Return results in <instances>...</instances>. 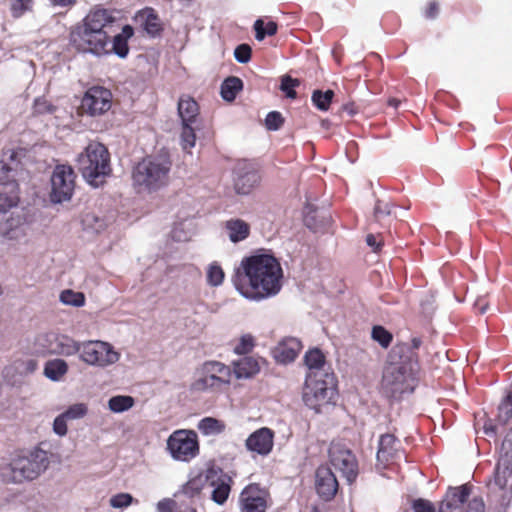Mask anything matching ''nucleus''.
I'll list each match as a JSON object with an SVG mask.
<instances>
[{
  "label": "nucleus",
  "mask_w": 512,
  "mask_h": 512,
  "mask_svg": "<svg viewBox=\"0 0 512 512\" xmlns=\"http://www.w3.org/2000/svg\"><path fill=\"white\" fill-rule=\"evenodd\" d=\"M67 419L61 414L57 416L53 423V430L56 434L64 436L67 433Z\"/></svg>",
  "instance_id": "51"
},
{
  "label": "nucleus",
  "mask_w": 512,
  "mask_h": 512,
  "mask_svg": "<svg viewBox=\"0 0 512 512\" xmlns=\"http://www.w3.org/2000/svg\"><path fill=\"white\" fill-rule=\"evenodd\" d=\"M420 372L417 352L408 348L407 343L396 344L389 353L382 377V391L392 399H399L404 393L413 392Z\"/></svg>",
  "instance_id": "2"
},
{
  "label": "nucleus",
  "mask_w": 512,
  "mask_h": 512,
  "mask_svg": "<svg viewBox=\"0 0 512 512\" xmlns=\"http://www.w3.org/2000/svg\"><path fill=\"white\" fill-rule=\"evenodd\" d=\"M299 85V81L290 76H284L281 81V90L286 93L289 98L296 97L295 87Z\"/></svg>",
  "instance_id": "48"
},
{
  "label": "nucleus",
  "mask_w": 512,
  "mask_h": 512,
  "mask_svg": "<svg viewBox=\"0 0 512 512\" xmlns=\"http://www.w3.org/2000/svg\"><path fill=\"white\" fill-rule=\"evenodd\" d=\"M56 111V107L53 106L47 99L39 97L36 98L33 104V113L36 115L51 114Z\"/></svg>",
  "instance_id": "43"
},
{
  "label": "nucleus",
  "mask_w": 512,
  "mask_h": 512,
  "mask_svg": "<svg viewBox=\"0 0 512 512\" xmlns=\"http://www.w3.org/2000/svg\"><path fill=\"white\" fill-rule=\"evenodd\" d=\"M283 124L284 118L278 111L269 112L265 118V126L268 130H278Z\"/></svg>",
  "instance_id": "44"
},
{
  "label": "nucleus",
  "mask_w": 512,
  "mask_h": 512,
  "mask_svg": "<svg viewBox=\"0 0 512 512\" xmlns=\"http://www.w3.org/2000/svg\"><path fill=\"white\" fill-rule=\"evenodd\" d=\"M22 369L21 372L25 374L33 373L38 366V362L35 359H28L21 362Z\"/></svg>",
  "instance_id": "54"
},
{
  "label": "nucleus",
  "mask_w": 512,
  "mask_h": 512,
  "mask_svg": "<svg viewBox=\"0 0 512 512\" xmlns=\"http://www.w3.org/2000/svg\"><path fill=\"white\" fill-rule=\"evenodd\" d=\"M225 424L216 418L205 417L198 423V429L203 435H216L224 432Z\"/></svg>",
  "instance_id": "32"
},
{
  "label": "nucleus",
  "mask_w": 512,
  "mask_h": 512,
  "mask_svg": "<svg viewBox=\"0 0 512 512\" xmlns=\"http://www.w3.org/2000/svg\"><path fill=\"white\" fill-rule=\"evenodd\" d=\"M252 50L248 44H240L235 48L234 57L239 63H247L251 59Z\"/></svg>",
  "instance_id": "49"
},
{
  "label": "nucleus",
  "mask_w": 512,
  "mask_h": 512,
  "mask_svg": "<svg viewBox=\"0 0 512 512\" xmlns=\"http://www.w3.org/2000/svg\"><path fill=\"white\" fill-rule=\"evenodd\" d=\"M315 490L323 501L333 500L339 490L335 474L326 465H320L315 471Z\"/></svg>",
  "instance_id": "19"
},
{
  "label": "nucleus",
  "mask_w": 512,
  "mask_h": 512,
  "mask_svg": "<svg viewBox=\"0 0 512 512\" xmlns=\"http://www.w3.org/2000/svg\"><path fill=\"white\" fill-rule=\"evenodd\" d=\"M49 352L52 354L71 356L79 353L81 344L66 335H51Z\"/></svg>",
  "instance_id": "24"
},
{
  "label": "nucleus",
  "mask_w": 512,
  "mask_h": 512,
  "mask_svg": "<svg viewBox=\"0 0 512 512\" xmlns=\"http://www.w3.org/2000/svg\"><path fill=\"white\" fill-rule=\"evenodd\" d=\"M76 174L69 165H56L51 175V200L55 203L70 200L75 188Z\"/></svg>",
  "instance_id": "15"
},
{
  "label": "nucleus",
  "mask_w": 512,
  "mask_h": 512,
  "mask_svg": "<svg viewBox=\"0 0 512 512\" xmlns=\"http://www.w3.org/2000/svg\"><path fill=\"white\" fill-rule=\"evenodd\" d=\"M50 1L53 6L62 7V8H71L77 3V0H50Z\"/></svg>",
  "instance_id": "56"
},
{
  "label": "nucleus",
  "mask_w": 512,
  "mask_h": 512,
  "mask_svg": "<svg viewBox=\"0 0 512 512\" xmlns=\"http://www.w3.org/2000/svg\"><path fill=\"white\" fill-rule=\"evenodd\" d=\"M254 346V338L251 335L247 334L241 336L239 341L234 346L233 351L237 355H245L250 353L253 350Z\"/></svg>",
  "instance_id": "41"
},
{
  "label": "nucleus",
  "mask_w": 512,
  "mask_h": 512,
  "mask_svg": "<svg viewBox=\"0 0 512 512\" xmlns=\"http://www.w3.org/2000/svg\"><path fill=\"white\" fill-rule=\"evenodd\" d=\"M471 491L472 486L470 484L449 487L439 505V512H484V502L481 498L477 497L469 501L467 508L464 509Z\"/></svg>",
  "instance_id": "10"
},
{
  "label": "nucleus",
  "mask_w": 512,
  "mask_h": 512,
  "mask_svg": "<svg viewBox=\"0 0 512 512\" xmlns=\"http://www.w3.org/2000/svg\"><path fill=\"white\" fill-rule=\"evenodd\" d=\"M302 349L300 340L290 337L284 339L275 349V358L281 363L294 361Z\"/></svg>",
  "instance_id": "26"
},
{
  "label": "nucleus",
  "mask_w": 512,
  "mask_h": 512,
  "mask_svg": "<svg viewBox=\"0 0 512 512\" xmlns=\"http://www.w3.org/2000/svg\"><path fill=\"white\" fill-rule=\"evenodd\" d=\"M422 340L419 337H414L411 340V345H408V348H410L413 352H416V350L421 346Z\"/></svg>",
  "instance_id": "59"
},
{
  "label": "nucleus",
  "mask_w": 512,
  "mask_h": 512,
  "mask_svg": "<svg viewBox=\"0 0 512 512\" xmlns=\"http://www.w3.org/2000/svg\"><path fill=\"white\" fill-rule=\"evenodd\" d=\"M439 14V4L436 1H430L424 11L427 19H434Z\"/></svg>",
  "instance_id": "53"
},
{
  "label": "nucleus",
  "mask_w": 512,
  "mask_h": 512,
  "mask_svg": "<svg viewBox=\"0 0 512 512\" xmlns=\"http://www.w3.org/2000/svg\"><path fill=\"white\" fill-rule=\"evenodd\" d=\"M411 507L414 512H436L434 504L423 498L413 500Z\"/></svg>",
  "instance_id": "50"
},
{
  "label": "nucleus",
  "mask_w": 512,
  "mask_h": 512,
  "mask_svg": "<svg viewBox=\"0 0 512 512\" xmlns=\"http://www.w3.org/2000/svg\"><path fill=\"white\" fill-rule=\"evenodd\" d=\"M114 21L111 10L99 6L92 8L81 22L71 27L69 44L79 53L97 57L107 55L109 34L106 28Z\"/></svg>",
  "instance_id": "3"
},
{
  "label": "nucleus",
  "mask_w": 512,
  "mask_h": 512,
  "mask_svg": "<svg viewBox=\"0 0 512 512\" xmlns=\"http://www.w3.org/2000/svg\"><path fill=\"white\" fill-rule=\"evenodd\" d=\"M275 433L268 427H261L249 435L245 447L251 453L267 456L274 446Z\"/></svg>",
  "instance_id": "21"
},
{
  "label": "nucleus",
  "mask_w": 512,
  "mask_h": 512,
  "mask_svg": "<svg viewBox=\"0 0 512 512\" xmlns=\"http://www.w3.org/2000/svg\"><path fill=\"white\" fill-rule=\"evenodd\" d=\"M336 399L337 380L334 374L306 376L303 401L307 407L320 413L323 407L334 405Z\"/></svg>",
  "instance_id": "8"
},
{
  "label": "nucleus",
  "mask_w": 512,
  "mask_h": 512,
  "mask_svg": "<svg viewBox=\"0 0 512 512\" xmlns=\"http://www.w3.org/2000/svg\"><path fill=\"white\" fill-rule=\"evenodd\" d=\"M178 114L182 124H193L199 115V105L194 98L182 96L178 101Z\"/></svg>",
  "instance_id": "27"
},
{
  "label": "nucleus",
  "mask_w": 512,
  "mask_h": 512,
  "mask_svg": "<svg viewBox=\"0 0 512 512\" xmlns=\"http://www.w3.org/2000/svg\"><path fill=\"white\" fill-rule=\"evenodd\" d=\"M49 464V453L36 447L27 455L17 456L1 466L0 476L5 483L22 484L37 479Z\"/></svg>",
  "instance_id": "5"
},
{
  "label": "nucleus",
  "mask_w": 512,
  "mask_h": 512,
  "mask_svg": "<svg viewBox=\"0 0 512 512\" xmlns=\"http://www.w3.org/2000/svg\"><path fill=\"white\" fill-rule=\"evenodd\" d=\"M116 54L120 58H125L129 53L128 41L121 36H114L113 40L109 36V48L107 55Z\"/></svg>",
  "instance_id": "36"
},
{
  "label": "nucleus",
  "mask_w": 512,
  "mask_h": 512,
  "mask_svg": "<svg viewBox=\"0 0 512 512\" xmlns=\"http://www.w3.org/2000/svg\"><path fill=\"white\" fill-rule=\"evenodd\" d=\"M134 34V30L133 28L130 26V25H125L123 28H122V31L121 33L117 34L116 36H121L122 38H124L125 40H129V38H131Z\"/></svg>",
  "instance_id": "58"
},
{
  "label": "nucleus",
  "mask_w": 512,
  "mask_h": 512,
  "mask_svg": "<svg viewBox=\"0 0 512 512\" xmlns=\"http://www.w3.org/2000/svg\"><path fill=\"white\" fill-rule=\"evenodd\" d=\"M371 337L384 349L388 348L393 341L392 333L381 325L373 326Z\"/></svg>",
  "instance_id": "38"
},
{
  "label": "nucleus",
  "mask_w": 512,
  "mask_h": 512,
  "mask_svg": "<svg viewBox=\"0 0 512 512\" xmlns=\"http://www.w3.org/2000/svg\"><path fill=\"white\" fill-rule=\"evenodd\" d=\"M255 38L262 41L266 36H273L277 33L278 25L274 21L265 22L263 19H257L254 23Z\"/></svg>",
  "instance_id": "33"
},
{
  "label": "nucleus",
  "mask_w": 512,
  "mask_h": 512,
  "mask_svg": "<svg viewBox=\"0 0 512 512\" xmlns=\"http://www.w3.org/2000/svg\"><path fill=\"white\" fill-rule=\"evenodd\" d=\"M494 481L501 490L510 488L512 492V428L502 442L501 455L495 468Z\"/></svg>",
  "instance_id": "17"
},
{
  "label": "nucleus",
  "mask_w": 512,
  "mask_h": 512,
  "mask_svg": "<svg viewBox=\"0 0 512 512\" xmlns=\"http://www.w3.org/2000/svg\"><path fill=\"white\" fill-rule=\"evenodd\" d=\"M499 419L506 423L512 416V392H510L506 398L501 402L498 407Z\"/></svg>",
  "instance_id": "45"
},
{
  "label": "nucleus",
  "mask_w": 512,
  "mask_h": 512,
  "mask_svg": "<svg viewBox=\"0 0 512 512\" xmlns=\"http://www.w3.org/2000/svg\"><path fill=\"white\" fill-rule=\"evenodd\" d=\"M134 498L129 493H118L111 497L110 505L113 508H126L131 505Z\"/></svg>",
  "instance_id": "47"
},
{
  "label": "nucleus",
  "mask_w": 512,
  "mask_h": 512,
  "mask_svg": "<svg viewBox=\"0 0 512 512\" xmlns=\"http://www.w3.org/2000/svg\"><path fill=\"white\" fill-rule=\"evenodd\" d=\"M233 375L237 379L251 378L260 372V364L257 359L251 356H246L233 363Z\"/></svg>",
  "instance_id": "28"
},
{
  "label": "nucleus",
  "mask_w": 512,
  "mask_h": 512,
  "mask_svg": "<svg viewBox=\"0 0 512 512\" xmlns=\"http://www.w3.org/2000/svg\"><path fill=\"white\" fill-rule=\"evenodd\" d=\"M312 512H319L317 507H313Z\"/></svg>",
  "instance_id": "62"
},
{
  "label": "nucleus",
  "mask_w": 512,
  "mask_h": 512,
  "mask_svg": "<svg viewBox=\"0 0 512 512\" xmlns=\"http://www.w3.org/2000/svg\"><path fill=\"white\" fill-rule=\"evenodd\" d=\"M79 357L88 365L104 368L116 363L120 354L108 342L90 340L81 344Z\"/></svg>",
  "instance_id": "12"
},
{
  "label": "nucleus",
  "mask_w": 512,
  "mask_h": 512,
  "mask_svg": "<svg viewBox=\"0 0 512 512\" xmlns=\"http://www.w3.org/2000/svg\"><path fill=\"white\" fill-rule=\"evenodd\" d=\"M382 201L378 200L374 207V215L376 218H380L384 214H389V211L382 207Z\"/></svg>",
  "instance_id": "57"
},
{
  "label": "nucleus",
  "mask_w": 512,
  "mask_h": 512,
  "mask_svg": "<svg viewBox=\"0 0 512 512\" xmlns=\"http://www.w3.org/2000/svg\"><path fill=\"white\" fill-rule=\"evenodd\" d=\"M260 175L249 163H238L234 169V188L237 194L247 195L259 184Z\"/></svg>",
  "instance_id": "20"
},
{
  "label": "nucleus",
  "mask_w": 512,
  "mask_h": 512,
  "mask_svg": "<svg viewBox=\"0 0 512 512\" xmlns=\"http://www.w3.org/2000/svg\"><path fill=\"white\" fill-rule=\"evenodd\" d=\"M80 172L86 181L94 187L104 183L111 173L110 153L99 142L89 143L77 159Z\"/></svg>",
  "instance_id": "7"
},
{
  "label": "nucleus",
  "mask_w": 512,
  "mask_h": 512,
  "mask_svg": "<svg viewBox=\"0 0 512 512\" xmlns=\"http://www.w3.org/2000/svg\"><path fill=\"white\" fill-rule=\"evenodd\" d=\"M398 103H399V101L396 99L389 100V105H391V106L397 107Z\"/></svg>",
  "instance_id": "61"
},
{
  "label": "nucleus",
  "mask_w": 512,
  "mask_h": 512,
  "mask_svg": "<svg viewBox=\"0 0 512 512\" xmlns=\"http://www.w3.org/2000/svg\"><path fill=\"white\" fill-rule=\"evenodd\" d=\"M134 403L135 400L132 396L117 395L109 399L108 407L112 412L121 413L132 408Z\"/></svg>",
  "instance_id": "34"
},
{
  "label": "nucleus",
  "mask_w": 512,
  "mask_h": 512,
  "mask_svg": "<svg viewBox=\"0 0 512 512\" xmlns=\"http://www.w3.org/2000/svg\"><path fill=\"white\" fill-rule=\"evenodd\" d=\"M304 362L308 368L307 375H317L319 377L323 376V374H334L326 369V357L319 348L308 350L305 353Z\"/></svg>",
  "instance_id": "25"
},
{
  "label": "nucleus",
  "mask_w": 512,
  "mask_h": 512,
  "mask_svg": "<svg viewBox=\"0 0 512 512\" xmlns=\"http://www.w3.org/2000/svg\"><path fill=\"white\" fill-rule=\"evenodd\" d=\"M282 278L283 270L279 260L272 254L259 253L241 260L232 281L242 296L260 301L281 290Z\"/></svg>",
  "instance_id": "1"
},
{
  "label": "nucleus",
  "mask_w": 512,
  "mask_h": 512,
  "mask_svg": "<svg viewBox=\"0 0 512 512\" xmlns=\"http://www.w3.org/2000/svg\"><path fill=\"white\" fill-rule=\"evenodd\" d=\"M60 300L64 304L72 305L75 307H81L85 303V296L81 292H75L73 290L67 289L62 291L60 295Z\"/></svg>",
  "instance_id": "39"
},
{
  "label": "nucleus",
  "mask_w": 512,
  "mask_h": 512,
  "mask_svg": "<svg viewBox=\"0 0 512 512\" xmlns=\"http://www.w3.org/2000/svg\"><path fill=\"white\" fill-rule=\"evenodd\" d=\"M225 228L228 231L229 239L234 243L246 239L250 234L249 224L241 219L228 220Z\"/></svg>",
  "instance_id": "29"
},
{
  "label": "nucleus",
  "mask_w": 512,
  "mask_h": 512,
  "mask_svg": "<svg viewBox=\"0 0 512 512\" xmlns=\"http://www.w3.org/2000/svg\"><path fill=\"white\" fill-rule=\"evenodd\" d=\"M182 147L184 150L191 149L195 146L196 134L192 127V124H182Z\"/></svg>",
  "instance_id": "42"
},
{
  "label": "nucleus",
  "mask_w": 512,
  "mask_h": 512,
  "mask_svg": "<svg viewBox=\"0 0 512 512\" xmlns=\"http://www.w3.org/2000/svg\"><path fill=\"white\" fill-rule=\"evenodd\" d=\"M201 377L191 384L195 392H219L231 385L233 371L229 365L220 361H205L201 366Z\"/></svg>",
  "instance_id": "9"
},
{
  "label": "nucleus",
  "mask_w": 512,
  "mask_h": 512,
  "mask_svg": "<svg viewBox=\"0 0 512 512\" xmlns=\"http://www.w3.org/2000/svg\"><path fill=\"white\" fill-rule=\"evenodd\" d=\"M366 243L368 246L372 247L375 252H378L382 246V242L378 241L377 236L374 234H368L366 236Z\"/></svg>",
  "instance_id": "55"
},
{
  "label": "nucleus",
  "mask_w": 512,
  "mask_h": 512,
  "mask_svg": "<svg viewBox=\"0 0 512 512\" xmlns=\"http://www.w3.org/2000/svg\"><path fill=\"white\" fill-rule=\"evenodd\" d=\"M333 97L334 92L332 90H326L325 92L321 90H315L312 93L311 100L319 110L327 111L330 107Z\"/></svg>",
  "instance_id": "37"
},
{
  "label": "nucleus",
  "mask_w": 512,
  "mask_h": 512,
  "mask_svg": "<svg viewBox=\"0 0 512 512\" xmlns=\"http://www.w3.org/2000/svg\"><path fill=\"white\" fill-rule=\"evenodd\" d=\"M23 148L3 150L0 160V213L5 214L19 204V184L16 177L23 169Z\"/></svg>",
  "instance_id": "4"
},
{
  "label": "nucleus",
  "mask_w": 512,
  "mask_h": 512,
  "mask_svg": "<svg viewBox=\"0 0 512 512\" xmlns=\"http://www.w3.org/2000/svg\"><path fill=\"white\" fill-rule=\"evenodd\" d=\"M328 460L330 465L341 473L348 484L355 482L359 474L358 460L346 445L332 442L328 450Z\"/></svg>",
  "instance_id": "11"
},
{
  "label": "nucleus",
  "mask_w": 512,
  "mask_h": 512,
  "mask_svg": "<svg viewBox=\"0 0 512 512\" xmlns=\"http://www.w3.org/2000/svg\"><path fill=\"white\" fill-rule=\"evenodd\" d=\"M405 458L404 450L401 447V441L393 434H383L379 439L377 462L383 468L396 464L399 460Z\"/></svg>",
  "instance_id": "18"
},
{
  "label": "nucleus",
  "mask_w": 512,
  "mask_h": 512,
  "mask_svg": "<svg viewBox=\"0 0 512 512\" xmlns=\"http://www.w3.org/2000/svg\"><path fill=\"white\" fill-rule=\"evenodd\" d=\"M67 371L68 364L62 359L49 360L44 367V375L53 381H59Z\"/></svg>",
  "instance_id": "30"
},
{
  "label": "nucleus",
  "mask_w": 512,
  "mask_h": 512,
  "mask_svg": "<svg viewBox=\"0 0 512 512\" xmlns=\"http://www.w3.org/2000/svg\"><path fill=\"white\" fill-rule=\"evenodd\" d=\"M135 21L151 38L160 37L164 31V24L152 7L139 10L135 15Z\"/></svg>",
  "instance_id": "22"
},
{
  "label": "nucleus",
  "mask_w": 512,
  "mask_h": 512,
  "mask_svg": "<svg viewBox=\"0 0 512 512\" xmlns=\"http://www.w3.org/2000/svg\"><path fill=\"white\" fill-rule=\"evenodd\" d=\"M171 168L169 156L145 157L133 169V187L139 193L157 191L168 184Z\"/></svg>",
  "instance_id": "6"
},
{
  "label": "nucleus",
  "mask_w": 512,
  "mask_h": 512,
  "mask_svg": "<svg viewBox=\"0 0 512 512\" xmlns=\"http://www.w3.org/2000/svg\"><path fill=\"white\" fill-rule=\"evenodd\" d=\"M10 14L13 18L18 19L27 12L32 11L34 0H8Z\"/></svg>",
  "instance_id": "35"
},
{
  "label": "nucleus",
  "mask_w": 512,
  "mask_h": 512,
  "mask_svg": "<svg viewBox=\"0 0 512 512\" xmlns=\"http://www.w3.org/2000/svg\"><path fill=\"white\" fill-rule=\"evenodd\" d=\"M224 276V271L218 264H211L207 269V282L211 286L221 285Z\"/></svg>",
  "instance_id": "40"
},
{
  "label": "nucleus",
  "mask_w": 512,
  "mask_h": 512,
  "mask_svg": "<svg viewBox=\"0 0 512 512\" xmlns=\"http://www.w3.org/2000/svg\"><path fill=\"white\" fill-rule=\"evenodd\" d=\"M475 308L478 310L480 314H484L487 310V304L479 300L476 302Z\"/></svg>",
  "instance_id": "60"
},
{
  "label": "nucleus",
  "mask_w": 512,
  "mask_h": 512,
  "mask_svg": "<svg viewBox=\"0 0 512 512\" xmlns=\"http://www.w3.org/2000/svg\"><path fill=\"white\" fill-rule=\"evenodd\" d=\"M207 478L210 479L211 484L215 486L212 492L213 501L220 505L224 504L231 491L232 478L222 471L217 475L215 470H211Z\"/></svg>",
  "instance_id": "23"
},
{
  "label": "nucleus",
  "mask_w": 512,
  "mask_h": 512,
  "mask_svg": "<svg viewBox=\"0 0 512 512\" xmlns=\"http://www.w3.org/2000/svg\"><path fill=\"white\" fill-rule=\"evenodd\" d=\"M159 512H178L177 504L174 500L167 499L158 503Z\"/></svg>",
  "instance_id": "52"
},
{
  "label": "nucleus",
  "mask_w": 512,
  "mask_h": 512,
  "mask_svg": "<svg viewBox=\"0 0 512 512\" xmlns=\"http://www.w3.org/2000/svg\"><path fill=\"white\" fill-rule=\"evenodd\" d=\"M167 450L172 458L188 462L199 453V442L196 432L180 429L174 431L167 440Z\"/></svg>",
  "instance_id": "13"
},
{
  "label": "nucleus",
  "mask_w": 512,
  "mask_h": 512,
  "mask_svg": "<svg viewBox=\"0 0 512 512\" xmlns=\"http://www.w3.org/2000/svg\"><path fill=\"white\" fill-rule=\"evenodd\" d=\"M270 501V492L258 483H250L240 493L241 512H266Z\"/></svg>",
  "instance_id": "16"
},
{
  "label": "nucleus",
  "mask_w": 512,
  "mask_h": 512,
  "mask_svg": "<svg viewBox=\"0 0 512 512\" xmlns=\"http://www.w3.org/2000/svg\"><path fill=\"white\" fill-rule=\"evenodd\" d=\"M242 88V80L238 77L230 76L221 85V96L226 101H233Z\"/></svg>",
  "instance_id": "31"
},
{
  "label": "nucleus",
  "mask_w": 512,
  "mask_h": 512,
  "mask_svg": "<svg viewBox=\"0 0 512 512\" xmlns=\"http://www.w3.org/2000/svg\"><path fill=\"white\" fill-rule=\"evenodd\" d=\"M112 106V93L103 86H92L83 95L79 106L81 115L97 117L105 114Z\"/></svg>",
  "instance_id": "14"
},
{
  "label": "nucleus",
  "mask_w": 512,
  "mask_h": 512,
  "mask_svg": "<svg viewBox=\"0 0 512 512\" xmlns=\"http://www.w3.org/2000/svg\"><path fill=\"white\" fill-rule=\"evenodd\" d=\"M87 413V406L83 403H77L74 405H71L62 415L67 420H74L82 418Z\"/></svg>",
  "instance_id": "46"
}]
</instances>
